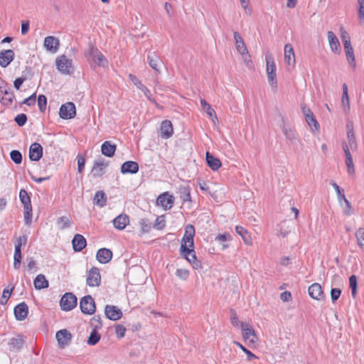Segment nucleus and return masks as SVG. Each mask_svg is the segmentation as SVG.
<instances>
[{"label": "nucleus", "instance_id": "obj_45", "mask_svg": "<svg viewBox=\"0 0 364 364\" xmlns=\"http://www.w3.org/2000/svg\"><path fill=\"white\" fill-rule=\"evenodd\" d=\"M71 223V220L66 216H62L58 219V225L60 229H65L70 227Z\"/></svg>", "mask_w": 364, "mask_h": 364}, {"label": "nucleus", "instance_id": "obj_26", "mask_svg": "<svg viewBox=\"0 0 364 364\" xmlns=\"http://www.w3.org/2000/svg\"><path fill=\"white\" fill-rule=\"evenodd\" d=\"M73 247L75 252L82 251L86 246L85 238L80 234H76L72 240Z\"/></svg>", "mask_w": 364, "mask_h": 364}, {"label": "nucleus", "instance_id": "obj_54", "mask_svg": "<svg viewBox=\"0 0 364 364\" xmlns=\"http://www.w3.org/2000/svg\"><path fill=\"white\" fill-rule=\"evenodd\" d=\"M14 287H12L11 289H4L3 291V294L1 298L0 303L1 304H6L7 301L9 300V297L11 296V294L14 290Z\"/></svg>", "mask_w": 364, "mask_h": 364}, {"label": "nucleus", "instance_id": "obj_1", "mask_svg": "<svg viewBox=\"0 0 364 364\" xmlns=\"http://www.w3.org/2000/svg\"><path fill=\"white\" fill-rule=\"evenodd\" d=\"M86 56L92 68H95V65L102 68H105L108 65V61L106 58L96 48L90 47Z\"/></svg>", "mask_w": 364, "mask_h": 364}, {"label": "nucleus", "instance_id": "obj_15", "mask_svg": "<svg viewBox=\"0 0 364 364\" xmlns=\"http://www.w3.org/2000/svg\"><path fill=\"white\" fill-rule=\"evenodd\" d=\"M327 38L329 43L331 50L335 54H340L341 45L339 41L333 31L327 32Z\"/></svg>", "mask_w": 364, "mask_h": 364}, {"label": "nucleus", "instance_id": "obj_47", "mask_svg": "<svg viewBox=\"0 0 364 364\" xmlns=\"http://www.w3.org/2000/svg\"><path fill=\"white\" fill-rule=\"evenodd\" d=\"M358 244L362 249H364V228H359L355 232Z\"/></svg>", "mask_w": 364, "mask_h": 364}, {"label": "nucleus", "instance_id": "obj_23", "mask_svg": "<svg viewBox=\"0 0 364 364\" xmlns=\"http://www.w3.org/2000/svg\"><path fill=\"white\" fill-rule=\"evenodd\" d=\"M112 257V252L110 250L107 248L100 249L96 255V258L99 262L102 264L108 263Z\"/></svg>", "mask_w": 364, "mask_h": 364}, {"label": "nucleus", "instance_id": "obj_25", "mask_svg": "<svg viewBox=\"0 0 364 364\" xmlns=\"http://www.w3.org/2000/svg\"><path fill=\"white\" fill-rule=\"evenodd\" d=\"M139 171V165L136 162L133 161H128L124 163L121 166V172L123 174L126 173H136Z\"/></svg>", "mask_w": 364, "mask_h": 364}, {"label": "nucleus", "instance_id": "obj_58", "mask_svg": "<svg viewBox=\"0 0 364 364\" xmlns=\"http://www.w3.org/2000/svg\"><path fill=\"white\" fill-rule=\"evenodd\" d=\"M100 335L97 332V328H93L87 341H100Z\"/></svg>", "mask_w": 364, "mask_h": 364}, {"label": "nucleus", "instance_id": "obj_10", "mask_svg": "<svg viewBox=\"0 0 364 364\" xmlns=\"http://www.w3.org/2000/svg\"><path fill=\"white\" fill-rule=\"evenodd\" d=\"M109 162L105 161L104 159H100L95 161L94 166L92 169V173L93 177H100L105 173V169L108 166Z\"/></svg>", "mask_w": 364, "mask_h": 364}, {"label": "nucleus", "instance_id": "obj_33", "mask_svg": "<svg viewBox=\"0 0 364 364\" xmlns=\"http://www.w3.org/2000/svg\"><path fill=\"white\" fill-rule=\"evenodd\" d=\"M236 232L240 235L246 245H252V238L250 233L243 227L237 225L235 227Z\"/></svg>", "mask_w": 364, "mask_h": 364}, {"label": "nucleus", "instance_id": "obj_7", "mask_svg": "<svg viewBox=\"0 0 364 364\" xmlns=\"http://www.w3.org/2000/svg\"><path fill=\"white\" fill-rule=\"evenodd\" d=\"M76 114L75 105L73 102H67L61 105L59 115L62 119H73Z\"/></svg>", "mask_w": 364, "mask_h": 364}, {"label": "nucleus", "instance_id": "obj_21", "mask_svg": "<svg viewBox=\"0 0 364 364\" xmlns=\"http://www.w3.org/2000/svg\"><path fill=\"white\" fill-rule=\"evenodd\" d=\"M309 294L314 299H322L323 292L321 286L318 283H314L309 287Z\"/></svg>", "mask_w": 364, "mask_h": 364}, {"label": "nucleus", "instance_id": "obj_9", "mask_svg": "<svg viewBox=\"0 0 364 364\" xmlns=\"http://www.w3.org/2000/svg\"><path fill=\"white\" fill-rule=\"evenodd\" d=\"M44 48L51 53H55L58 50L60 46V41L56 37L50 36L44 39Z\"/></svg>", "mask_w": 364, "mask_h": 364}, {"label": "nucleus", "instance_id": "obj_52", "mask_svg": "<svg viewBox=\"0 0 364 364\" xmlns=\"http://www.w3.org/2000/svg\"><path fill=\"white\" fill-rule=\"evenodd\" d=\"M47 105V98L43 95H40L38 98V106L39 108V110L41 112H43L46 110Z\"/></svg>", "mask_w": 364, "mask_h": 364}, {"label": "nucleus", "instance_id": "obj_61", "mask_svg": "<svg viewBox=\"0 0 364 364\" xmlns=\"http://www.w3.org/2000/svg\"><path fill=\"white\" fill-rule=\"evenodd\" d=\"M341 290L338 288H333L331 290V298L333 302H335L341 296Z\"/></svg>", "mask_w": 364, "mask_h": 364}, {"label": "nucleus", "instance_id": "obj_60", "mask_svg": "<svg viewBox=\"0 0 364 364\" xmlns=\"http://www.w3.org/2000/svg\"><path fill=\"white\" fill-rule=\"evenodd\" d=\"M126 331V328L122 325L118 324L115 326V332L117 334V338L120 339L124 337Z\"/></svg>", "mask_w": 364, "mask_h": 364}, {"label": "nucleus", "instance_id": "obj_44", "mask_svg": "<svg viewBox=\"0 0 364 364\" xmlns=\"http://www.w3.org/2000/svg\"><path fill=\"white\" fill-rule=\"evenodd\" d=\"M341 38L344 46L350 45V39L348 33L345 30L343 26L340 27Z\"/></svg>", "mask_w": 364, "mask_h": 364}, {"label": "nucleus", "instance_id": "obj_13", "mask_svg": "<svg viewBox=\"0 0 364 364\" xmlns=\"http://www.w3.org/2000/svg\"><path fill=\"white\" fill-rule=\"evenodd\" d=\"M157 204L161 205L165 210H169L173 205V197L168 194V193H164L161 194L156 200Z\"/></svg>", "mask_w": 364, "mask_h": 364}, {"label": "nucleus", "instance_id": "obj_11", "mask_svg": "<svg viewBox=\"0 0 364 364\" xmlns=\"http://www.w3.org/2000/svg\"><path fill=\"white\" fill-rule=\"evenodd\" d=\"M43 156V147L37 143H33L29 148V159L33 161H38Z\"/></svg>", "mask_w": 364, "mask_h": 364}, {"label": "nucleus", "instance_id": "obj_64", "mask_svg": "<svg viewBox=\"0 0 364 364\" xmlns=\"http://www.w3.org/2000/svg\"><path fill=\"white\" fill-rule=\"evenodd\" d=\"M77 170H78L79 173H81L85 168V159L84 157H82L80 155H78L77 156Z\"/></svg>", "mask_w": 364, "mask_h": 364}, {"label": "nucleus", "instance_id": "obj_31", "mask_svg": "<svg viewBox=\"0 0 364 364\" xmlns=\"http://www.w3.org/2000/svg\"><path fill=\"white\" fill-rule=\"evenodd\" d=\"M206 161L208 166L213 171L218 170L222 165L220 161L211 155L209 152L206 153Z\"/></svg>", "mask_w": 364, "mask_h": 364}, {"label": "nucleus", "instance_id": "obj_53", "mask_svg": "<svg viewBox=\"0 0 364 364\" xmlns=\"http://www.w3.org/2000/svg\"><path fill=\"white\" fill-rule=\"evenodd\" d=\"M165 225L166 221L163 215L157 217L154 224V228L156 230H161L164 228Z\"/></svg>", "mask_w": 364, "mask_h": 364}, {"label": "nucleus", "instance_id": "obj_12", "mask_svg": "<svg viewBox=\"0 0 364 364\" xmlns=\"http://www.w3.org/2000/svg\"><path fill=\"white\" fill-rule=\"evenodd\" d=\"M105 314L107 318L117 321L122 318V311L115 306L107 305L105 309Z\"/></svg>", "mask_w": 364, "mask_h": 364}, {"label": "nucleus", "instance_id": "obj_41", "mask_svg": "<svg viewBox=\"0 0 364 364\" xmlns=\"http://www.w3.org/2000/svg\"><path fill=\"white\" fill-rule=\"evenodd\" d=\"M19 198H20V200H21V202L22 203V204L23 205V208L28 206V207H31V198L30 196H28L27 191L24 189H21L19 192Z\"/></svg>", "mask_w": 364, "mask_h": 364}, {"label": "nucleus", "instance_id": "obj_3", "mask_svg": "<svg viewBox=\"0 0 364 364\" xmlns=\"http://www.w3.org/2000/svg\"><path fill=\"white\" fill-rule=\"evenodd\" d=\"M77 296L71 292H67L64 294L60 300V308L64 311H69L73 310L77 306Z\"/></svg>", "mask_w": 364, "mask_h": 364}, {"label": "nucleus", "instance_id": "obj_50", "mask_svg": "<svg viewBox=\"0 0 364 364\" xmlns=\"http://www.w3.org/2000/svg\"><path fill=\"white\" fill-rule=\"evenodd\" d=\"M11 160L16 164H20L22 161V154L19 151L13 150L10 153Z\"/></svg>", "mask_w": 364, "mask_h": 364}, {"label": "nucleus", "instance_id": "obj_19", "mask_svg": "<svg viewBox=\"0 0 364 364\" xmlns=\"http://www.w3.org/2000/svg\"><path fill=\"white\" fill-rule=\"evenodd\" d=\"M161 136L163 139H168L173 134L172 123L170 120H164L161 124Z\"/></svg>", "mask_w": 364, "mask_h": 364}, {"label": "nucleus", "instance_id": "obj_27", "mask_svg": "<svg viewBox=\"0 0 364 364\" xmlns=\"http://www.w3.org/2000/svg\"><path fill=\"white\" fill-rule=\"evenodd\" d=\"M129 217L125 214H121L113 220V225L118 230H124L129 224Z\"/></svg>", "mask_w": 364, "mask_h": 364}, {"label": "nucleus", "instance_id": "obj_49", "mask_svg": "<svg viewBox=\"0 0 364 364\" xmlns=\"http://www.w3.org/2000/svg\"><path fill=\"white\" fill-rule=\"evenodd\" d=\"M23 215L26 224L30 225L32 221V206L23 208Z\"/></svg>", "mask_w": 364, "mask_h": 364}, {"label": "nucleus", "instance_id": "obj_20", "mask_svg": "<svg viewBox=\"0 0 364 364\" xmlns=\"http://www.w3.org/2000/svg\"><path fill=\"white\" fill-rule=\"evenodd\" d=\"M343 151L346 155V164L347 166L348 173L350 175H353L355 173L354 164L353 161V157L350 154L349 148L346 143L343 144Z\"/></svg>", "mask_w": 364, "mask_h": 364}, {"label": "nucleus", "instance_id": "obj_36", "mask_svg": "<svg viewBox=\"0 0 364 364\" xmlns=\"http://www.w3.org/2000/svg\"><path fill=\"white\" fill-rule=\"evenodd\" d=\"M55 338L57 341H70L72 339V335L67 329H61L57 331Z\"/></svg>", "mask_w": 364, "mask_h": 364}, {"label": "nucleus", "instance_id": "obj_17", "mask_svg": "<svg viewBox=\"0 0 364 364\" xmlns=\"http://www.w3.org/2000/svg\"><path fill=\"white\" fill-rule=\"evenodd\" d=\"M147 61L150 67L160 73V68L162 65V61L160 58L155 53H149L147 55Z\"/></svg>", "mask_w": 364, "mask_h": 364}, {"label": "nucleus", "instance_id": "obj_55", "mask_svg": "<svg viewBox=\"0 0 364 364\" xmlns=\"http://www.w3.org/2000/svg\"><path fill=\"white\" fill-rule=\"evenodd\" d=\"M14 121L18 126L22 127L26 123L27 116L23 113L19 114L16 116V117L14 118Z\"/></svg>", "mask_w": 364, "mask_h": 364}, {"label": "nucleus", "instance_id": "obj_4", "mask_svg": "<svg viewBox=\"0 0 364 364\" xmlns=\"http://www.w3.org/2000/svg\"><path fill=\"white\" fill-rule=\"evenodd\" d=\"M195 228L192 225H187L185 228V232L181 240L180 250H184L186 248H193V237L195 235Z\"/></svg>", "mask_w": 364, "mask_h": 364}, {"label": "nucleus", "instance_id": "obj_39", "mask_svg": "<svg viewBox=\"0 0 364 364\" xmlns=\"http://www.w3.org/2000/svg\"><path fill=\"white\" fill-rule=\"evenodd\" d=\"M181 255L190 263L193 262V260L196 259V252L193 248L188 247L184 249V250H180Z\"/></svg>", "mask_w": 364, "mask_h": 364}, {"label": "nucleus", "instance_id": "obj_14", "mask_svg": "<svg viewBox=\"0 0 364 364\" xmlns=\"http://www.w3.org/2000/svg\"><path fill=\"white\" fill-rule=\"evenodd\" d=\"M284 61L287 65L294 68L295 66L296 60L294 48L290 43L284 46Z\"/></svg>", "mask_w": 364, "mask_h": 364}, {"label": "nucleus", "instance_id": "obj_18", "mask_svg": "<svg viewBox=\"0 0 364 364\" xmlns=\"http://www.w3.org/2000/svg\"><path fill=\"white\" fill-rule=\"evenodd\" d=\"M28 313V306L26 305V304L24 302L18 304L14 308V314H15L16 318L18 321L24 320L27 317Z\"/></svg>", "mask_w": 364, "mask_h": 364}, {"label": "nucleus", "instance_id": "obj_8", "mask_svg": "<svg viewBox=\"0 0 364 364\" xmlns=\"http://www.w3.org/2000/svg\"><path fill=\"white\" fill-rule=\"evenodd\" d=\"M101 283V275L97 267H92L90 269L87 277V284L89 287H99Z\"/></svg>", "mask_w": 364, "mask_h": 364}, {"label": "nucleus", "instance_id": "obj_24", "mask_svg": "<svg viewBox=\"0 0 364 364\" xmlns=\"http://www.w3.org/2000/svg\"><path fill=\"white\" fill-rule=\"evenodd\" d=\"M241 329L243 338L245 341H255V339L256 338V335L255 333V331L252 329L250 325L242 323Z\"/></svg>", "mask_w": 364, "mask_h": 364}, {"label": "nucleus", "instance_id": "obj_30", "mask_svg": "<svg viewBox=\"0 0 364 364\" xmlns=\"http://www.w3.org/2000/svg\"><path fill=\"white\" fill-rule=\"evenodd\" d=\"M200 105L203 110L206 112L208 117L212 119L213 122L215 124V121L218 120L216 113L211 106L204 100H200Z\"/></svg>", "mask_w": 364, "mask_h": 364}, {"label": "nucleus", "instance_id": "obj_22", "mask_svg": "<svg viewBox=\"0 0 364 364\" xmlns=\"http://www.w3.org/2000/svg\"><path fill=\"white\" fill-rule=\"evenodd\" d=\"M233 34L235 46L237 52L242 55L248 54L247 48L240 33L237 31H235Z\"/></svg>", "mask_w": 364, "mask_h": 364}, {"label": "nucleus", "instance_id": "obj_34", "mask_svg": "<svg viewBox=\"0 0 364 364\" xmlns=\"http://www.w3.org/2000/svg\"><path fill=\"white\" fill-rule=\"evenodd\" d=\"M178 193L180 195V198L182 200L183 203L191 201V189L189 186H180L178 189Z\"/></svg>", "mask_w": 364, "mask_h": 364}, {"label": "nucleus", "instance_id": "obj_46", "mask_svg": "<svg viewBox=\"0 0 364 364\" xmlns=\"http://www.w3.org/2000/svg\"><path fill=\"white\" fill-rule=\"evenodd\" d=\"M331 186L334 188L336 193H337V196H338V202L340 204L342 203V201L344 198H346L345 195H344V191L343 189H341L338 185H337V183H336L335 182H331Z\"/></svg>", "mask_w": 364, "mask_h": 364}, {"label": "nucleus", "instance_id": "obj_40", "mask_svg": "<svg viewBox=\"0 0 364 364\" xmlns=\"http://www.w3.org/2000/svg\"><path fill=\"white\" fill-rule=\"evenodd\" d=\"M21 247L15 246V251L14 255V267L18 269L21 267Z\"/></svg>", "mask_w": 364, "mask_h": 364}, {"label": "nucleus", "instance_id": "obj_63", "mask_svg": "<svg viewBox=\"0 0 364 364\" xmlns=\"http://www.w3.org/2000/svg\"><path fill=\"white\" fill-rule=\"evenodd\" d=\"M91 324L94 326L95 328H100L102 326L101 317L100 316H95L91 319Z\"/></svg>", "mask_w": 364, "mask_h": 364}, {"label": "nucleus", "instance_id": "obj_2", "mask_svg": "<svg viewBox=\"0 0 364 364\" xmlns=\"http://www.w3.org/2000/svg\"><path fill=\"white\" fill-rule=\"evenodd\" d=\"M266 72L269 85L274 91H276L277 89L276 65L274 58L271 55H266Z\"/></svg>", "mask_w": 364, "mask_h": 364}, {"label": "nucleus", "instance_id": "obj_38", "mask_svg": "<svg viewBox=\"0 0 364 364\" xmlns=\"http://www.w3.org/2000/svg\"><path fill=\"white\" fill-rule=\"evenodd\" d=\"M14 98V92L9 89L6 94L0 97V101L3 105L10 106L13 103Z\"/></svg>", "mask_w": 364, "mask_h": 364}, {"label": "nucleus", "instance_id": "obj_57", "mask_svg": "<svg viewBox=\"0 0 364 364\" xmlns=\"http://www.w3.org/2000/svg\"><path fill=\"white\" fill-rule=\"evenodd\" d=\"M348 143L351 149L356 147V141L355 138L354 136V132L353 129H349L348 132Z\"/></svg>", "mask_w": 364, "mask_h": 364}, {"label": "nucleus", "instance_id": "obj_32", "mask_svg": "<svg viewBox=\"0 0 364 364\" xmlns=\"http://www.w3.org/2000/svg\"><path fill=\"white\" fill-rule=\"evenodd\" d=\"M33 284L36 289H42L47 288L49 285V283L46 277L43 274H40L35 278Z\"/></svg>", "mask_w": 364, "mask_h": 364}, {"label": "nucleus", "instance_id": "obj_16", "mask_svg": "<svg viewBox=\"0 0 364 364\" xmlns=\"http://www.w3.org/2000/svg\"><path fill=\"white\" fill-rule=\"evenodd\" d=\"M14 58L13 50H5L0 52V65L3 68L7 67Z\"/></svg>", "mask_w": 364, "mask_h": 364}, {"label": "nucleus", "instance_id": "obj_35", "mask_svg": "<svg viewBox=\"0 0 364 364\" xmlns=\"http://www.w3.org/2000/svg\"><path fill=\"white\" fill-rule=\"evenodd\" d=\"M107 196L102 191H99L95 193L94 198V203L100 207H103L106 205Z\"/></svg>", "mask_w": 364, "mask_h": 364}, {"label": "nucleus", "instance_id": "obj_43", "mask_svg": "<svg viewBox=\"0 0 364 364\" xmlns=\"http://www.w3.org/2000/svg\"><path fill=\"white\" fill-rule=\"evenodd\" d=\"M282 132L287 139L292 141L296 139L295 132L287 125L283 124Z\"/></svg>", "mask_w": 364, "mask_h": 364}, {"label": "nucleus", "instance_id": "obj_48", "mask_svg": "<svg viewBox=\"0 0 364 364\" xmlns=\"http://www.w3.org/2000/svg\"><path fill=\"white\" fill-rule=\"evenodd\" d=\"M350 287L353 297H355L357 293V277L355 275H351L349 278Z\"/></svg>", "mask_w": 364, "mask_h": 364}, {"label": "nucleus", "instance_id": "obj_29", "mask_svg": "<svg viewBox=\"0 0 364 364\" xmlns=\"http://www.w3.org/2000/svg\"><path fill=\"white\" fill-rule=\"evenodd\" d=\"M116 145L109 141H105L101 146L102 154L107 157L114 156L116 151Z\"/></svg>", "mask_w": 364, "mask_h": 364}, {"label": "nucleus", "instance_id": "obj_5", "mask_svg": "<svg viewBox=\"0 0 364 364\" xmlns=\"http://www.w3.org/2000/svg\"><path fill=\"white\" fill-rule=\"evenodd\" d=\"M72 60L68 58L65 55L58 56L55 60L57 69L63 74L69 75L73 71Z\"/></svg>", "mask_w": 364, "mask_h": 364}, {"label": "nucleus", "instance_id": "obj_28", "mask_svg": "<svg viewBox=\"0 0 364 364\" xmlns=\"http://www.w3.org/2000/svg\"><path fill=\"white\" fill-rule=\"evenodd\" d=\"M343 47L346 53V60L349 65L352 68L355 69L356 67V62L352 45H347L344 46Z\"/></svg>", "mask_w": 364, "mask_h": 364}, {"label": "nucleus", "instance_id": "obj_42", "mask_svg": "<svg viewBox=\"0 0 364 364\" xmlns=\"http://www.w3.org/2000/svg\"><path fill=\"white\" fill-rule=\"evenodd\" d=\"M306 123L311 127V129L314 132V130H318L319 128V124L316 119V117L314 115V113L308 115L305 117Z\"/></svg>", "mask_w": 364, "mask_h": 364}, {"label": "nucleus", "instance_id": "obj_51", "mask_svg": "<svg viewBox=\"0 0 364 364\" xmlns=\"http://www.w3.org/2000/svg\"><path fill=\"white\" fill-rule=\"evenodd\" d=\"M139 224L141 228V232L143 233H146L150 231L151 228V223H150L147 219H141Z\"/></svg>", "mask_w": 364, "mask_h": 364}, {"label": "nucleus", "instance_id": "obj_6", "mask_svg": "<svg viewBox=\"0 0 364 364\" xmlns=\"http://www.w3.org/2000/svg\"><path fill=\"white\" fill-rule=\"evenodd\" d=\"M80 308L84 314L92 315L96 310L94 299L90 295L83 296L80 301Z\"/></svg>", "mask_w": 364, "mask_h": 364}, {"label": "nucleus", "instance_id": "obj_62", "mask_svg": "<svg viewBox=\"0 0 364 364\" xmlns=\"http://www.w3.org/2000/svg\"><path fill=\"white\" fill-rule=\"evenodd\" d=\"M358 18L364 21V0H358Z\"/></svg>", "mask_w": 364, "mask_h": 364}, {"label": "nucleus", "instance_id": "obj_59", "mask_svg": "<svg viewBox=\"0 0 364 364\" xmlns=\"http://www.w3.org/2000/svg\"><path fill=\"white\" fill-rule=\"evenodd\" d=\"M176 275L182 280H186L189 276V272L184 269H178L176 272Z\"/></svg>", "mask_w": 364, "mask_h": 364}, {"label": "nucleus", "instance_id": "obj_37", "mask_svg": "<svg viewBox=\"0 0 364 364\" xmlns=\"http://www.w3.org/2000/svg\"><path fill=\"white\" fill-rule=\"evenodd\" d=\"M232 240V237L229 233L219 234L215 237V241L220 242L222 246V249L225 250L229 247L228 244L226 243L227 241H230Z\"/></svg>", "mask_w": 364, "mask_h": 364}, {"label": "nucleus", "instance_id": "obj_56", "mask_svg": "<svg viewBox=\"0 0 364 364\" xmlns=\"http://www.w3.org/2000/svg\"><path fill=\"white\" fill-rule=\"evenodd\" d=\"M129 79L132 83L139 90H141L145 85H144L140 80H139L135 75L129 74L128 75Z\"/></svg>", "mask_w": 364, "mask_h": 364}]
</instances>
